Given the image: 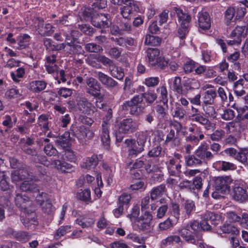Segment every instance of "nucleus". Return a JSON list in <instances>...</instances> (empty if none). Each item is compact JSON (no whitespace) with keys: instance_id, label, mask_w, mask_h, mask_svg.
I'll list each match as a JSON object with an SVG mask.
<instances>
[{"instance_id":"3c124183","label":"nucleus","mask_w":248,"mask_h":248,"mask_svg":"<svg viewBox=\"0 0 248 248\" xmlns=\"http://www.w3.org/2000/svg\"><path fill=\"white\" fill-rule=\"evenodd\" d=\"M85 49L90 52L97 53L103 50L101 46L94 43H88L85 44Z\"/></svg>"},{"instance_id":"e2e57ef3","label":"nucleus","mask_w":248,"mask_h":248,"mask_svg":"<svg viewBox=\"0 0 248 248\" xmlns=\"http://www.w3.org/2000/svg\"><path fill=\"white\" fill-rule=\"evenodd\" d=\"M96 60L98 62H100L105 66H109L111 67L113 65L114 63L113 61L108 57L104 55H98L96 58Z\"/></svg>"},{"instance_id":"7c9ffc66","label":"nucleus","mask_w":248,"mask_h":248,"mask_svg":"<svg viewBox=\"0 0 248 248\" xmlns=\"http://www.w3.org/2000/svg\"><path fill=\"white\" fill-rule=\"evenodd\" d=\"M30 36L26 33L21 34L18 36L17 38V40L18 41L17 48L18 49H23L28 47L30 45Z\"/></svg>"},{"instance_id":"a878e982","label":"nucleus","mask_w":248,"mask_h":248,"mask_svg":"<svg viewBox=\"0 0 248 248\" xmlns=\"http://www.w3.org/2000/svg\"><path fill=\"white\" fill-rule=\"evenodd\" d=\"M181 242V239L179 236L170 235L162 240L161 246L162 248H167L179 244Z\"/></svg>"},{"instance_id":"423d86ee","label":"nucleus","mask_w":248,"mask_h":248,"mask_svg":"<svg viewBox=\"0 0 248 248\" xmlns=\"http://www.w3.org/2000/svg\"><path fill=\"white\" fill-rule=\"evenodd\" d=\"M127 103V105L130 108V113L133 115H138L140 114L143 111L145 108L142 97L140 95L134 96Z\"/></svg>"},{"instance_id":"c85d7f7f","label":"nucleus","mask_w":248,"mask_h":248,"mask_svg":"<svg viewBox=\"0 0 248 248\" xmlns=\"http://www.w3.org/2000/svg\"><path fill=\"white\" fill-rule=\"evenodd\" d=\"M47 83L43 80H35L31 82L29 89L34 93L40 92L46 88Z\"/></svg>"},{"instance_id":"603ef678","label":"nucleus","mask_w":248,"mask_h":248,"mask_svg":"<svg viewBox=\"0 0 248 248\" xmlns=\"http://www.w3.org/2000/svg\"><path fill=\"white\" fill-rule=\"evenodd\" d=\"M174 226V223L169 217L163 222H160L158 225V228L160 231H166L172 228Z\"/></svg>"},{"instance_id":"338daca9","label":"nucleus","mask_w":248,"mask_h":248,"mask_svg":"<svg viewBox=\"0 0 248 248\" xmlns=\"http://www.w3.org/2000/svg\"><path fill=\"white\" fill-rule=\"evenodd\" d=\"M160 92L161 100L164 104H166L168 103V91L165 86H161L158 89Z\"/></svg>"},{"instance_id":"dca6fc26","label":"nucleus","mask_w":248,"mask_h":248,"mask_svg":"<svg viewBox=\"0 0 248 248\" xmlns=\"http://www.w3.org/2000/svg\"><path fill=\"white\" fill-rule=\"evenodd\" d=\"M107 16L102 14L99 15L98 18L92 20V24L98 28H108L110 24V22Z\"/></svg>"},{"instance_id":"a18cd8bd","label":"nucleus","mask_w":248,"mask_h":248,"mask_svg":"<svg viewBox=\"0 0 248 248\" xmlns=\"http://www.w3.org/2000/svg\"><path fill=\"white\" fill-rule=\"evenodd\" d=\"M233 108L236 109L238 112V116L241 120L248 119V107L244 106L243 107H235L233 106Z\"/></svg>"},{"instance_id":"ea45409f","label":"nucleus","mask_w":248,"mask_h":248,"mask_svg":"<svg viewBox=\"0 0 248 248\" xmlns=\"http://www.w3.org/2000/svg\"><path fill=\"white\" fill-rule=\"evenodd\" d=\"M20 189L23 191L35 192L38 190L37 185L32 181H25L20 186Z\"/></svg>"},{"instance_id":"c756f323","label":"nucleus","mask_w":248,"mask_h":248,"mask_svg":"<svg viewBox=\"0 0 248 248\" xmlns=\"http://www.w3.org/2000/svg\"><path fill=\"white\" fill-rule=\"evenodd\" d=\"M166 190V186L163 184L154 187L150 192L151 199L153 201L157 200L163 195Z\"/></svg>"},{"instance_id":"4d7b16f0","label":"nucleus","mask_w":248,"mask_h":248,"mask_svg":"<svg viewBox=\"0 0 248 248\" xmlns=\"http://www.w3.org/2000/svg\"><path fill=\"white\" fill-rule=\"evenodd\" d=\"M4 120L2 122V125L4 126L7 127L8 128H12L14 124H15L16 122V118L14 117L13 118L14 122H13V119L10 115H7L3 117Z\"/></svg>"},{"instance_id":"cd10ccee","label":"nucleus","mask_w":248,"mask_h":248,"mask_svg":"<svg viewBox=\"0 0 248 248\" xmlns=\"http://www.w3.org/2000/svg\"><path fill=\"white\" fill-rule=\"evenodd\" d=\"M98 163V158L96 155H93L91 157H87L81 164V167L87 170L94 168Z\"/></svg>"},{"instance_id":"c9c22d12","label":"nucleus","mask_w":248,"mask_h":248,"mask_svg":"<svg viewBox=\"0 0 248 248\" xmlns=\"http://www.w3.org/2000/svg\"><path fill=\"white\" fill-rule=\"evenodd\" d=\"M109 134V127H106L103 125V126H102L100 133V138L103 144L107 147L109 145L110 142Z\"/></svg>"},{"instance_id":"79ce46f5","label":"nucleus","mask_w":248,"mask_h":248,"mask_svg":"<svg viewBox=\"0 0 248 248\" xmlns=\"http://www.w3.org/2000/svg\"><path fill=\"white\" fill-rule=\"evenodd\" d=\"M169 212L177 220L181 217V211L179 205L176 202H172L169 208Z\"/></svg>"},{"instance_id":"20e7f679","label":"nucleus","mask_w":248,"mask_h":248,"mask_svg":"<svg viewBox=\"0 0 248 248\" xmlns=\"http://www.w3.org/2000/svg\"><path fill=\"white\" fill-rule=\"evenodd\" d=\"M234 181L230 176H219L215 179V187L218 192H229L230 187L234 185Z\"/></svg>"},{"instance_id":"f704fd0d","label":"nucleus","mask_w":248,"mask_h":248,"mask_svg":"<svg viewBox=\"0 0 248 248\" xmlns=\"http://www.w3.org/2000/svg\"><path fill=\"white\" fill-rule=\"evenodd\" d=\"M217 96L216 91L211 89L207 91L204 93L203 97V102L205 105H211L214 102V100Z\"/></svg>"},{"instance_id":"f3484780","label":"nucleus","mask_w":248,"mask_h":248,"mask_svg":"<svg viewBox=\"0 0 248 248\" xmlns=\"http://www.w3.org/2000/svg\"><path fill=\"white\" fill-rule=\"evenodd\" d=\"M78 106L80 110L87 115H91L95 111V107L86 98L79 102Z\"/></svg>"},{"instance_id":"39448f33","label":"nucleus","mask_w":248,"mask_h":248,"mask_svg":"<svg viewBox=\"0 0 248 248\" xmlns=\"http://www.w3.org/2000/svg\"><path fill=\"white\" fill-rule=\"evenodd\" d=\"M233 191L231 194L233 200L243 202L248 198V194L246 186L242 183L238 181H234V185H232Z\"/></svg>"},{"instance_id":"49530a36","label":"nucleus","mask_w":248,"mask_h":248,"mask_svg":"<svg viewBox=\"0 0 248 248\" xmlns=\"http://www.w3.org/2000/svg\"><path fill=\"white\" fill-rule=\"evenodd\" d=\"M25 74V70L23 67H19L15 72L11 73V76L12 79L16 82L20 81L19 78H22Z\"/></svg>"},{"instance_id":"de8ad7c7","label":"nucleus","mask_w":248,"mask_h":248,"mask_svg":"<svg viewBox=\"0 0 248 248\" xmlns=\"http://www.w3.org/2000/svg\"><path fill=\"white\" fill-rule=\"evenodd\" d=\"M186 165L188 166L193 167L201 165L202 161L199 158L196 157L195 155H188L186 157Z\"/></svg>"},{"instance_id":"8fccbe9b","label":"nucleus","mask_w":248,"mask_h":248,"mask_svg":"<svg viewBox=\"0 0 248 248\" xmlns=\"http://www.w3.org/2000/svg\"><path fill=\"white\" fill-rule=\"evenodd\" d=\"M141 96L144 98L146 103L152 104L156 99L157 95L153 92H147L141 94Z\"/></svg>"},{"instance_id":"9d476101","label":"nucleus","mask_w":248,"mask_h":248,"mask_svg":"<svg viewBox=\"0 0 248 248\" xmlns=\"http://www.w3.org/2000/svg\"><path fill=\"white\" fill-rule=\"evenodd\" d=\"M209 148L208 144L206 142L202 143L195 152L196 156L201 159L210 160L214 157L213 155L210 151H208Z\"/></svg>"},{"instance_id":"774afa93","label":"nucleus","mask_w":248,"mask_h":248,"mask_svg":"<svg viewBox=\"0 0 248 248\" xmlns=\"http://www.w3.org/2000/svg\"><path fill=\"white\" fill-rule=\"evenodd\" d=\"M238 223L242 227L248 228V213H243L242 214Z\"/></svg>"},{"instance_id":"a19ab883","label":"nucleus","mask_w":248,"mask_h":248,"mask_svg":"<svg viewBox=\"0 0 248 248\" xmlns=\"http://www.w3.org/2000/svg\"><path fill=\"white\" fill-rule=\"evenodd\" d=\"M244 80L243 79H240L236 81L233 86V89L235 94L238 96H241L246 93L243 90Z\"/></svg>"},{"instance_id":"f8f14e48","label":"nucleus","mask_w":248,"mask_h":248,"mask_svg":"<svg viewBox=\"0 0 248 248\" xmlns=\"http://www.w3.org/2000/svg\"><path fill=\"white\" fill-rule=\"evenodd\" d=\"M195 208V203L192 201L187 200L181 206V217L184 219L189 218Z\"/></svg>"},{"instance_id":"680f3d73","label":"nucleus","mask_w":248,"mask_h":248,"mask_svg":"<svg viewBox=\"0 0 248 248\" xmlns=\"http://www.w3.org/2000/svg\"><path fill=\"white\" fill-rule=\"evenodd\" d=\"M159 82L158 77H149L146 78L144 81V84L148 87H155L156 86Z\"/></svg>"},{"instance_id":"4468645a","label":"nucleus","mask_w":248,"mask_h":248,"mask_svg":"<svg viewBox=\"0 0 248 248\" xmlns=\"http://www.w3.org/2000/svg\"><path fill=\"white\" fill-rule=\"evenodd\" d=\"M217 232L219 234L226 233L237 235L240 233V230L237 227L232 224L224 223L217 229Z\"/></svg>"},{"instance_id":"58836bf2","label":"nucleus","mask_w":248,"mask_h":248,"mask_svg":"<svg viewBox=\"0 0 248 248\" xmlns=\"http://www.w3.org/2000/svg\"><path fill=\"white\" fill-rule=\"evenodd\" d=\"M189 120L199 123L202 125H205V128L207 129H209L211 126L210 121L204 117L201 113L194 116L193 118H191Z\"/></svg>"},{"instance_id":"bf43d9fd","label":"nucleus","mask_w":248,"mask_h":248,"mask_svg":"<svg viewBox=\"0 0 248 248\" xmlns=\"http://www.w3.org/2000/svg\"><path fill=\"white\" fill-rule=\"evenodd\" d=\"M203 109L209 117L212 118L216 117L217 114L213 106L205 105L203 106Z\"/></svg>"},{"instance_id":"7ed1b4c3","label":"nucleus","mask_w":248,"mask_h":248,"mask_svg":"<svg viewBox=\"0 0 248 248\" xmlns=\"http://www.w3.org/2000/svg\"><path fill=\"white\" fill-rule=\"evenodd\" d=\"M146 139V134L143 132H140L137 139L138 146L134 140H125V143L129 148V155H137L143 151Z\"/></svg>"},{"instance_id":"09e8293b","label":"nucleus","mask_w":248,"mask_h":248,"mask_svg":"<svg viewBox=\"0 0 248 248\" xmlns=\"http://www.w3.org/2000/svg\"><path fill=\"white\" fill-rule=\"evenodd\" d=\"M13 235L16 240L23 242H26L30 238L28 233L23 231L15 232H13Z\"/></svg>"},{"instance_id":"393cba45","label":"nucleus","mask_w":248,"mask_h":248,"mask_svg":"<svg viewBox=\"0 0 248 248\" xmlns=\"http://www.w3.org/2000/svg\"><path fill=\"white\" fill-rule=\"evenodd\" d=\"M169 82H172L171 87L173 91L180 94H185L186 91L183 89L181 83V79L180 77H175L169 80Z\"/></svg>"},{"instance_id":"0e129e2a","label":"nucleus","mask_w":248,"mask_h":248,"mask_svg":"<svg viewBox=\"0 0 248 248\" xmlns=\"http://www.w3.org/2000/svg\"><path fill=\"white\" fill-rule=\"evenodd\" d=\"M196 68V63L195 62L190 60L186 62L184 65V70L186 73H189L193 71Z\"/></svg>"},{"instance_id":"bb28decb","label":"nucleus","mask_w":248,"mask_h":248,"mask_svg":"<svg viewBox=\"0 0 248 248\" xmlns=\"http://www.w3.org/2000/svg\"><path fill=\"white\" fill-rule=\"evenodd\" d=\"M93 133L88 127H80L75 133V135L79 140H82L85 138L91 139L93 137Z\"/></svg>"},{"instance_id":"f03ea898","label":"nucleus","mask_w":248,"mask_h":248,"mask_svg":"<svg viewBox=\"0 0 248 248\" xmlns=\"http://www.w3.org/2000/svg\"><path fill=\"white\" fill-rule=\"evenodd\" d=\"M147 60L149 63L154 66L165 68L168 64V61L160 54L156 48H148L146 50Z\"/></svg>"},{"instance_id":"aec40b11","label":"nucleus","mask_w":248,"mask_h":248,"mask_svg":"<svg viewBox=\"0 0 248 248\" xmlns=\"http://www.w3.org/2000/svg\"><path fill=\"white\" fill-rule=\"evenodd\" d=\"M168 170L169 173L174 176L181 172V165L177 162V160L173 158L170 159L166 162Z\"/></svg>"},{"instance_id":"6e6552de","label":"nucleus","mask_w":248,"mask_h":248,"mask_svg":"<svg viewBox=\"0 0 248 248\" xmlns=\"http://www.w3.org/2000/svg\"><path fill=\"white\" fill-rule=\"evenodd\" d=\"M21 220L24 226L28 229H33L35 226L38 224L35 214L33 212L26 213V211H24L21 215Z\"/></svg>"},{"instance_id":"c03bdc74","label":"nucleus","mask_w":248,"mask_h":248,"mask_svg":"<svg viewBox=\"0 0 248 248\" xmlns=\"http://www.w3.org/2000/svg\"><path fill=\"white\" fill-rule=\"evenodd\" d=\"M29 202V198L26 196H23L21 194H18L15 198V202L17 206L22 209H25L27 207L26 203Z\"/></svg>"},{"instance_id":"b1692460","label":"nucleus","mask_w":248,"mask_h":248,"mask_svg":"<svg viewBox=\"0 0 248 248\" xmlns=\"http://www.w3.org/2000/svg\"><path fill=\"white\" fill-rule=\"evenodd\" d=\"M186 113L185 110L177 103L175 105H172L170 108V114L173 118L178 120L183 119Z\"/></svg>"},{"instance_id":"2eb2a0df","label":"nucleus","mask_w":248,"mask_h":248,"mask_svg":"<svg viewBox=\"0 0 248 248\" xmlns=\"http://www.w3.org/2000/svg\"><path fill=\"white\" fill-rule=\"evenodd\" d=\"M199 28L202 30H208L211 26L210 19L208 14L205 11H201L198 14Z\"/></svg>"},{"instance_id":"e433bc0d","label":"nucleus","mask_w":248,"mask_h":248,"mask_svg":"<svg viewBox=\"0 0 248 248\" xmlns=\"http://www.w3.org/2000/svg\"><path fill=\"white\" fill-rule=\"evenodd\" d=\"M110 74L111 76L119 80H121L124 76V74L123 69L118 66H116L114 64L109 68Z\"/></svg>"},{"instance_id":"2f4dec72","label":"nucleus","mask_w":248,"mask_h":248,"mask_svg":"<svg viewBox=\"0 0 248 248\" xmlns=\"http://www.w3.org/2000/svg\"><path fill=\"white\" fill-rule=\"evenodd\" d=\"M247 28L245 26H237L232 31L230 34V37L236 39L245 37L247 34Z\"/></svg>"},{"instance_id":"1a4fd4ad","label":"nucleus","mask_w":248,"mask_h":248,"mask_svg":"<svg viewBox=\"0 0 248 248\" xmlns=\"http://www.w3.org/2000/svg\"><path fill=\"white\" fill-rule=\"evenodd\" d=\"M86 83L88 86L86 92L94 97L100 95L101 85L99 83L93 78H89L86 80Z\"/></svg>"},{"instance_id":"473e14b6","label":"nucleus","mask_w":248,"mask_h":248,"mask_svg":"<svg viewBox=\"0 0 248 248\" xmlns=\"http://www.w3.org/2000/svg\"><path fill=\"white\" fill-rule=\"evenodd\" d=\"M48 116L45 114H42L39 117L38 122L35 125L34 131H38V127H40V129L43 128L44 131H46L48 129Z\"/></svg>"},{"instance_id":"13d9d810","label":"nucleus","mask_w":248,"mask_h":248,"mask_svg":"<svg viewBox=\"0 0 248 248\" xmlns=\"http://www.w3.org/2000/svg\"><path fill=\"white\" fill-rule=\"evenodd\" d=\"M42 36H50L54 31V27L49 23H46L43 30L40 31Z\"/></svg>"},{"instance_id":"9b49d317","label":"nucleus","mask_w":248,"mask_h":248,"mask_svg":"<svg viewBox=\"0 0 248 248\" xmlns=\"http://www.w3.org/2000/svg\"><path fill=\"white\" fill-rule=\"evenodd\" d=\"M152 216L149 212H145L143 215L136 221V225L139 229L147 230L150 228Z\"/></svg>"},{"instance_id":"a211bd4d","label":"nucleus","mask_w":248,"mask_h":248,"mask_svg":"<svg viewBox=\"0 0 248 248\" xmlns=\"http://www.w3.org/2000/svg\"><path fill=\"white\" fill-rule=\"evenodd\" d=\"M179 233L186 241L196 244V239L194 233L186 225L178 231Z\"/></svg>"},{"instance_id":"f257e3e1","label":"nucleus","mask_w":248,"mask_h":248,"mask_svg":"<svg viewBox=\"0 0 248 248\" xmlns=\"http://www.w3.org/2000/svg\"><path fill=\"white\" fill-rule=\"evenodd\" d=\"M175 11L180 23V27L178 30V36L180 39V45L184 44V39L189 31V23L191 21L190 15L186 11L180 8H175Z\"/></svg>"},{"instance_id":"052dcab7","label":"nucleus","mask_w":248,"mask_h":248,"mask_svg":"<svg viewBox=\"0 0 248 248\" xmlns=\"http://www.w3.org/2000/svg\"><path fill=\"white\" fill-rule=\"evenodd\" d=\"M45 154L48 156H56L58 155V151L51 144L45 145L44 149Z\"/></svg>"},{"instance_id":"5fc2aeb1","label":"nucleus","mask_w":248,"mask_h":248,"mask_svg":"<svg viewBox=\"0 0 248 248\" xmlns=\"http://www.w3.org/2000/svg\"><path fill=\"white\" fill-rule=\"evenodd\" d=\"M239 124L237 122H231L226 124L225 129L229 133H235L237 131Z\"/></svg>"},{"instance_id":"37998d69","label":"nucleus","mask_w":248,"mask_h":248,"mask_svg":"<svg viewBox=\"0 0 248 248\" xmlns=\"http://www.w3.org/2000/svg\"><path fill=\"white\" fill-rule=\"evenodd\" d=\"M161 41V38L159 37L147 34L145 37V44L152 46H158Z\"/></svg>"},{"instance_id":"864d4df0","label":"nucleus","mask_w":248,"mask_h":248,"mask_svg":"<svg viewBox=\"0 0 248 248\" xmlns=\"http://www.w3.org/2000/svg\"><path fill=\"white\" fill-rule=\"evenodd\" d=\"M71 226L69 225H66L65 226H61L57 231L55 235V238L56 239H59L62 236H63L66 233L70 232Z\"/></svg>"},{"instance_id":"72a5a7b5","label":"nucleus","mask_w":248,"mask_h":248,"mask_svg":"<svg viewBox=\"0 0 248 248\" xmlns=\"http://www.w3.org/2000/svg\"><path fill=\"white\" fill-rule=\"evenodd\" d=\"M203 215L204 218L208 219L210 223L214 225L218 224L221 219V215L219 214L207 211Z\"/></svg>"},{"instance_id":"69168bd1","label":"nucleus","mask_w":248,"mask_h":248,"mask_svg":"<svg viewBox=\"0 0 248 248\" xmlns=\"http://www.w3.org/2000/svg\"><path fill=\"white\" fill-rule=\"evenodd\" d=\"M225 136V132L223 130H217L210 135V138L212 140L218 141Z\"/></svg>"},{"instance_id":"4c0bfd02","label":"nucleus","mask_w":248,"mask_h":248,"mask_svg":"<svg viewBox=\"0 0 248 248\" xmlns=\"http://www.w3.org/2000/svg\"><path fill=\"white\" fill-rule=\"evenodd\" d=\"M76 222L83 228L92 227L95 222L93 218H87L84 217L78 218Z\"/></svg>"},{"instance_id":"6ab92c4d","label":"nucleus","mask_w":248,"mask_h":248,"mask_svg":"<svg viewBox=\"0 0 248 248\" xmlns=\"http://www.w3.org/2000/svg\"><path fill=\"white\" fill-rule=\"evenodd\" d=\"M51 165L52 167L61 171L62 172H68L72 170L73 166L65 161L60 160H53L51 161Z\"/></svg>"},{"instance_id":"ddd939ff","label":"nucleus","mask_w":248,"mask_h":248,"mask_svg":"<svg viewBox=\"0 0 248 248\" xmlns=\"http://www.w3.org/2000/svg\"><path fill=\"white\" fill-rule=\"evenodd\" d=\"M96 74L95 77L106 87L113 88L118 84L117 82L112 78L102 72H97L96 73Z\"/></svg>"},{"instance_id":"6e6d98bb","label":"nucleus","mask_w":248,"mask_h":248,"mask_svg":"<svg viewBox=\"0 0 248 248\" xmlns=\"http://www.w3.org/2000/svg\"><path fill=\"white\" fill-rule=\"evenodd\" d=\"M133 6H123L120 8V14L125 19H129Z\"/></svg>"},{"instance_id":"4be33fe9","label":"nucleus","mask_w":248,"mask_h":248,"mask_svg":"<svg viewBox=\"0 0 248 248\" xmlns=\"http://www.w3.org/2000/svg\"><path fill=\"white\" fill-rule=\"evenodd\" d=\"M70 141V133L68 132H65L62 135L57 138L55 140V143L58 147L65 148L69 146Z\"/></svg>"},{"instance_id":"412c9836","label":"nucleus","mask_w":248,"mask_h":248,"mask_svg":"<svg viewBox=\"0 0 248 248\" xmlns=\"http://www.w3.org/2000/svg\"><path fill=\"white\" fill-rule=\"evenodd\" d=\"M213 166L214 168L218 170L227 171L234 170L236 169V166L234 164L224 161H216Z\"/></svg>"},{"instance_id":"5701e85b","label":"nucleus","mask_w":248,"mask_h":248,"mask_svg":"<svg viewBox=\"0 0 248 248\" xmlns=\"http://www.w3.org/2000/svg\"><path fill=\"white\" fill-rule=\"evenodd\" d=\"M235 8L233 7H229L224 13V22L225 24L229 26L232 23H233L237 19L235 18Z\"/></svg>"},{"instance_id":"0eeeda50","label":"nucleus","mask_w":248,"mask_h":248,"mask_svg":"<svg viewBox=\"0 0 248 248\" xmlns=\"http://www.w3.org/2000/svg\"><path fill=\"white\" fill-rule=\"evenodd\" d=\"M119 132L124 134L131 133L135 131L138 128L137 122L131 118H126L118 124Z\"/></svg>"}]
</instances>
